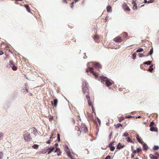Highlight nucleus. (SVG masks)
I'll list each match as a JSON object with an SVG mask.
<instances>
[{"label":"nucleus","mask_w":159,"mask_h":159,"mask_svg":"<svg viewBox=\"0 0 159 159\" xmlns=\"http://www.w3.org/2000/svg\"><path fill=\"white\" fill-rule=\"evenodd\" d=\"M105 159H111V156H110V155L107 156L106 157V158H105Z\"/></svg>","instance_id":"46"},{"label":"nucleus","mask_w":159,"mask_h":159,"mask_svg":"<svg viewBox=\"0 0 159 159\" xmlns=\"http://www.w3.org/2000/svg\"><path fill=\"white\" fill-rule=\"evenodd\" d=\"M154 124V122L153 121H152L151 122L150 124L149 125L150 127H153V125Z\"/></svg>","instance_id":"34"},{"label":"nucleus","mask_w":159,"mask_h":159,"mask_svg":"<svg viewBox=\"0 0 159 159\" xmlns=\"http://www.w3.org/2000/svg\"><path fill=\"white\" fill-rule=\"evenodd\" d=\"M159 148V147L158 146H154L153 149L155 150H156Z\"/></svg>","instance_id":"39"},{"label":"nucleus","mask_w":159,"mask_h":159,"mask_svg":"<svg viewBox=\"0 0 159 159\" xmlns=\"http://www.w3.org/2000/svg\"><path fill=\"white\" fill-rule=\"evenodd\" d=\"M136 138L137 139V141L140 143H141V144H143V143H144V142L142 141H141V139H140V138L139 137H138V136H137L136 137Z\"/></svg>","instance_id":"23"},{"label":"nucleus","mask_w":159,"mask_h":159,"mask_svg":"<svg viewBox=\"0 0 159 159\" xmlns=\"http://www.w3.org/2000/svg\"><path fill=\"white\" fill-rule=\"evenodd\" d=\"M54 152H57V155L58 156H60L61 153V150L59 148H57Z\"/></svg>","instance_id":"10"},{"label":"nucleus","mask_w":159,"mask_h":159,"mask_svg":"<svg viewBox=\"0 0 159 159\" xmlns=\"http://www.w3.org/2000/svg\"><path fill=\"white\" fill-rule=\"evenodd\" d=\"M143 144V149L145 150H147L148 149V146L144 142L142 144Z\"/></svg>","instance_id":"11"},{"label":"nucleus","mask_w":159,"mask_h":159,"mask_svg":"<svg viewBox=\"0 0 159 159\" xmlns=\"http://www.w3.org/2000/svg\"><path fill=\"white\" fill-rule=\"evenodd\" d=\"M114 41L116 42H121L123 41V39L121 37L118 36L114 39Z\"/></svg>","instance_id":"7"},{"label":"nucleus","mask_w":159,"mask_h":159,"mask_svg":"<svg viewBox=\"0 0 159 159\" xmlns=\"http://www.w3.org/2000/svg\"><path fill=\"white\" fill-rule=\"evenodd\" d=\"M136 150L137 151V152L138 153L141 152L142 151V149L140 148H137Z\"/></svg>","instance_id":"32"},{"label":"nucleus","mask_w":159,"mask_h":159,"mask_svg":"<svg viewBox=\"0 0 159 159\" xmlns=\"http://www.w3.org/2000/svg\"><path fill=\"white\" fill-rule=\"evenodd\" d=\"M136 152H137V150H134L132 152V153H134V154L136 153Z\"/></svg>","instance_id":"50"},{"label":"nucleus","mask_w":159,"mask_h":159,"mask_svg":"<svg viewBox=\"0 0 159 159\" xmlns=\"http://www.w3.org/2000/svg\"><path fill=\"white\" fill-rule=\"evenodd\" d=\"M143 64L144 65H150L151 64V61H145L143 63Z\"/></svg>","instance_id":"22"},{"label":"nucleus","mask_w":159,"mask_h":159,"mask_svg":"<svg viewBox=\"0 0 159 159\" xmlns=\"http://www.w3.org/2000/svg\"><path fill=\"white\" fill-rule=\"evenodd\" d=\"M136 53L135 52L133 53V55H132V57H133V58L134 60H135V59L136 57Z\"/></svg>","instance_id":"31"},{"label":"nucleus","mask_w":159,"mask_h":159,"mask_svg":"<svg viewBox=\"0 0 159 159\" xmlns=\"http://www.w3.org/2000/svg\"><path fill=\"white\" fill-rule=\"evenodd\" d=\"M124 119V118L121 119L119 120V122H121Z\"/></svg>","instance_id":"61"},{"label":"nucleus","mask_w":159,"mask_h":159,"mask_svg":"<svg viewBox=\"0 0 159 159\" xmlns=\"http://www.w3.org/2000/svg\"><path fill=\"white\" fill-rule=\"evenodd\" d=\"M13 64H14L13 63L12 61L11 60L10 61L9 63L7 64V66L8 68H10V67H11Z\"/></svg>","instance_id":"12"},{"label":"nucleus","mask_w":159,"mask_h":159,"mask_svg":"<svg viewBox=\"0 0 159 159\" xmlns=\"http://www.w3.org/2000/svg\"><path fill=\"white\" fill-rule=\"evenodd\" d=\"M66 153L67 154V156L70 158L71 159H74L72 155L71 154L70 152H69V151H66Z\"/></svg>","instance_id":"16"},{"label":"nucleus","mask_w":159,"mask_h":159,"mask_svg":"<svg viewBox=\"0 0 159 159\" xmlns=\"http://www.w3.org/2000/svg\"><path fill=\"white\" fill-rule=\"evenodd\" d=\"M62 2L64 3H67L66 0H63Z\"/></svg>","instance_id":"55"},{"label":"nucleus","mask_w":159,"mask_h":159,"mask_svg":"<svg viewBox=\"0 0 159 159\" xmlns=\"http://www.w3.org/2000/svg\"><path fill=\"white\" fill-rule=\"evenodd\" d=\"M150 130L152 132H157V128H155L153 127H150Z\"/></svg>","instance_id":"14"},{"label":"nucleus","mask_w":159,"mask_h":159,"mask_svg":"<svg viewBox=\"0 0 159 159\" xmlns=\"http://www.w3.org/2000/svg\"><path fill=\"white\" fill-rule=\"evenodd\" d=\"M3 133L2 132H0V140L2 139L3 136Z\"/></svg>","instance_id":"35"},{"label":"nucleus","mask_w":159,"mask_h":159,"mask_svg":"<svg viewBox=\"0 0 159 159\" xmlns=\"http://www.w3.org/2000/svg\"><path fill=\"white\" fill-rule=\"evenodd\" d=\"M149 157L151 159H157L158 157L156 156H154L152 154H150L149 155Z\"/></svg>","instance_id":"17"},{"label":"nucleus","mask_w":159,"mask_h":159,"mask_svg":"<svg viewBox=\"0 0 159 159\" xmlns=\"http://www.w3.org/2000/svg\"><path fill=\"white\" fill-rule=\"evenodd\" d=\"M136 3L134 0H133L132 2V4L134 5V4Z\"/></svg>","instance_id":"57"},{"label":"nucleus","mask_w":159,"mask_h":159,"mask_svg":"<svg viewBox=\"0 0 159 159\" xmlns=\"http://www.w3.org/2000/svg\"><path fill=\"white\" fill-rule=\"evenodd\" d=\"M57 139L58 142H60V135L59 134H58L57 135Z\"/></svg>","instance_id":"38"},{"label":"nucleus","mask_w":159,"mask_h":159,"mask_svg":"<svg viewBox=\"0 0 159 159\" xmlns=\"http://www.w3.org/2000/svg\"><path fill=\"white\" fill-rule=\"evenodd\" d=\"M25 7L27 11L29 12H30V8L29 7V6L28 5H25Z\"/></svg>","instance_id":"20"},{"label":"nucleus","mask_w":159,"mask_h":159,"mask_svg":"<svg viewBox=\"0 0 159 159\" xmlns=\"http://www.w3.org/2000/svg\"><path fill=\"white\" fill-rule=\"evenodd\" d=\"M128 135V133L126 132H125L124 133L123 136L126 137H127Z\"/></svg>","instance_id":"40"},{"label":"nucleus","mask_w":159,"mask_h":159,"mask_svg":"<svg viewBox=\"0 0 159 159\" xmlns=\"http://www.w3.org/2000/svg\"><path fill=\"white\" fill-rule=\"evenodd\" d=\"M148 2L147 0H144V2L145 3H147Z\"/></svg>","instance_id":"63"},{"label":"nucleus","mask_w":159,"mask_h":159,"mask_svg":"<svg viewBox=\"0 0 159 159\" xmlns=\"http://www.w3.org/2000/svg\"><path fill=\"white\" fill-rule=\"evenodd\" d=\"M124 147L125 145H122L120 143H119L117 146V149L119 150L124 148Z\"/></svg>","instance_id":"13"},{"label":"nucleus","mask_w":159,"mask_h":159,"mask_svg":"<svg viewBox=\"0 0 159 159\" xmlns=\"http://www.w3.org/2000/svg\"><path fill=\"white\" fill-rule=\"evenodd\" d=\"M107 11L110 12L111 11V8L110 6H108L107 7Z\"/></svg>","instance_id":"19"},{"label":"nucleus","mask_w":159,"mask_h":159,"mask_svg":"<svg viewBox=\"0 0 159 159\" xmlns=\"http://www.w3.org/2000/svg\"><path fill=\"white\" fill-rule=\"evenodd\" d=\"M3 157V153L2 152H0V158L2 159Z\"/></svg>","instance_id":"42"},{"label":"nucleus","mask_w":159,"mask_h":159,"mask_svg":"<svg viewBox=\"0 0 159 159\" xmlns=\"http://www.w3.org/2000/svg\"><path fill=\"white\" fill-rule=\"evenodd\" d=\"M153 53V48H152V49H151L150 50L149 52L147 54V56H148L149 55H151Z\"/></svg>","instance_id":"18"},{"label":"nucleus","mask_w":159,"mask_h":159,"mask_svg":"<svg viewBox=\"0 0 159 159\" xmlns=\"http://www.w3.org/2000/svg\"><path fill=\"white\" fill-rule=\"evenodd\" d=\"M88 64L89 63H88L87 65L88 68L86 70V72H90L91 73H92L94 76L96 77L97 76V74L94 72V69L93 68L88 67Z\"/></svg>","instance_id":"4"},{"label":"nucleus","mask_w":159,"mask_h":159,"mask_svg":"<svg viewBox=\"0 0 159 159\" xmlns=\"http://www.w3.org/2000/svg\"><path fill=\"white\" fill-rule=\"evenodd\" d=\"M85 150H87V154H89V152L88 150V149H85Z\"/></svg>","instance_id":"59"},{"label":"nucleus","mask_w":159,"mask_h":159,"mask_svg":"<svg viewBox=\"0 0 159 159\" xmlns=\"http://www.w3.org/2000/svg\"><path fill=\"white\" fill-rule=\"evenodd\" d=\"M138 54L140 57H143L144 56V55H143L141 53H139Z\"/></svg>","instance_id":"41"},{"label":"nucleus","mask_w":159,"mask_h":159,"mask_svg":"<svg viewBox=\"0 0 159 159\" xmlns=\"http://www.w3.org/2000/svg\"><path fill=\"white\" fill-rule=\"evenodd\" d=\"M135 111H133L131 112V114L132 115H134L135 113Z\"/></svg>","instance_id":"60"},{"label":"nucleus","mask_w":159,"mask_h":159,"mask_svg":"<svg viewBox=\"0 0 159 159\" xmlns=\"http://www.w3.org/2000/svg\"><path fill=\"white\" fill-rule=\"evenodd\" d=\"M94 39V40H98V37L97 36H95L94 37V38H93Z\"/></svg>","instance_id":"48"},{"label":"nucleus","mask_w":159,"mask_h":159,"mask_svg":"<svg viewBox=\"0 0 159 159\" xmlns=\"http://www.w3.org/2000/svg\"><path fill=\"white\" fill-rule=\"evenodd\" d=\"M123 125L120 123H118L116 126L115 128L116 129L119 128L120 126L122 127Z\"/></svg>","instance_id":"25"},{"label":"nucleus","mask_w":159,"mask_h":159,"mask_svg":"<svg viewBox=\"0 0 159 159\" xmlns=\"http://www.w3.org/2000/svg\"><path fill=\"white\" fill-rule=\"evenodd\" d=\"M83 91L84 93L87 92L89 93V90L88 89V85L86 80H83Z\"/></svg>","instance_id":"2"},{"label":"nucleus","mask_w":159,"mask_h":159,"mask_svg":"<svg viewBox=\"0 0 159 159\" xmlns=\"http://www.w3.org/2000/svg\"><path fill=\"white\" fill-rule=\"evenodd\" d=\"M82 128L84 129H83V131H84V132L85 133H86V132L88 131V129H87V127H83Z\"/></svg>","instance_id":"29"},{"label":"nucleus","mask_w":159,"mask_h":159,"mask_svg":"<svg viewBox=\"0 0 159 159\" xmlns=\"http://www.w3.org/2000/svg\"><path fill=\"white\" fill-rule=\"evenodd\" d=\"M3 54V53L2 51H0V55H1Z\"/></svg>","instance_id":"58"},{"label":"nucleus","mask_w":159,"mask_h":159,"mask_svg":"<svg viewBox=\"0 0 159 159\" xmlns=\"http://www.w3.org/2000/svg\"><path fill=\"white\" fill-rule=\"evenodd\" d=\"M55 145L56 147H57L58 146V144L57 143H56L55 144Z\"/></svg>","instance_id":"62"},{"label":"nucleus","mask_w":159,"mask_h":159,"mask_svg":"<svg viewBox=\"0 0 159 159\" xmlns=\"http://www.w3.org/2000/svg\"><path fill=\"white\" fill-rule=\"evenodd\" d=\"M143 51V49L142 48H140L138 49L136 51V52H142Z\"/></svg>","instance_id":"27"},{"label":"nucleus","mask_w":159,"mask_h":159,"mask_svg":"<svg viewBox=\"0 0 159 159\" xmlns=\"http://www.w3.org/2000/svg\"><path fill=\"white\" fill-rule=\"evenodd\" d=\"M74 4V2H73L71 3V4L70 5V7L71 8H72L73 7V4Z\"/></svg>","instance_id":"51"},{"label":"nucleus","mask_w":159,"mask_h":159,"mask_svg":"<svg viewBox=\"0 0 159 159\" xmlns=\"http://www.w3.org/2000/svg\"><path fill=\"white\" fill-rule=\"evenodd\" d=\"M137 4L134 3L133 5V9L134 10L137 9Z\"/></svg>","instance_id":"33"},{"label":"nucleus","mask_w":159,"mask_h":159,"mask_svg":"<svg viewBox=\"0 0 159 159\" xmlns=\"http://www.w3.org/2000/svg\"><path fill=\"white\" fill-rule=\"evenodd\" d=\"M154 1V0H149L148 1V3H152Z\"/></svg>","instance_id":"47"},{"label":"nucleus","mask_w":159,"mask_h":159,"mask_svg":"<svg viewBox=\"0 0 159 159\" xmlns=\"http://www.w3.org/2000/svg\"><path fill=\"white\" fill-rule=\"evenodd\" d=\"M88 105L89 106L91 107H93V105L91 102V100L89 101H88Z\"/></svg>","instance_id":"37"},{"label":"nucleus","mask_w":159,"mask_h":159,"mask_svg":"<svg viewBox=\"0 0 159 159\" xmlns=\"http://www.w3.org/2000/svg\"><path fill=\"white\" fill-rule=\"evenodd\" d=\"M123 8L124 11H130V9L128 7L125 3H124L123 5Z\"/></svg>","instance_id":"8"},{"label":"nucleus","mask_w":159,"mask_h":159,"mask_svg":"<svg viewBox=\"0 0 159 159\" xmlns=\"http://www.w3.org/2000/svg\"><path fill=\"white\" fill-rule=\"evenodd\" d=\"M153 66L152 65L150 66L149 68L148 69V71L151 72H152L153 70V68H152Z\"/></svg>","instance_id":"21"},{"label":"nucleus","mask_w":159,"mask_h":159,"mask_svg":"<svg viewBox=\"0 0 159 159\" xmlns=\"http://www.w3.org/2000/svg\"><path fill=\"white\" fill-rule=\"evenodd\" d=\"M12 69L14 70H16L17 69V67L15 66L14 64H13V66L11 67Z\"/></svg>","instance_id":"26"},{"label":"nucleus","mask_w":159,"mask_h":159,"mask_svg":"<svg viewBox=\"0 0 159 159\" xmlns=\"http://www.w3.org/2000/svg\"><path fill=\"white\" fill-rule=\"evenodd\" d=\"M114 143V142H112L111 143H110V144H109L108 146H113L112 145Z\"/></svg>","instance_id":"49"},{"label":"nucleus","mask_w":159,"mask_h":159,"mask_svg":"<svg viewBox=\"0 0 159 159\" xmlns=\"http://www.w3.org/2000/svg\"><path fill=\"white\" fill-rule=\"evenodd\" d=\"M133 117V116H132L131 115H130V116H127L125 118H130L131 117Z\"/></svg>","instance_id":"53"},{"label":"nucleus","mask_w":159,"mask_h":159,"mask_svg":"<svg viewBox=\"0 0 159 159\" xmlns=\"http://www.w3.org/2000/svg\"><path fill=\"white\" fill-rule=\"evenodd\" d=\"M51 141L49 140L46 142V143L48 144H49L51 142Z\"/></svg>","instance_id":"54"},{"label":"nucleus","mask_w":159,"mask_h":159,"mask_svg":"<svg viewBox=\"0 0 159 159\" xmlns=\"http://www.w3.org/2000/svg\"><path fill=\"white\" fill-rule=\"evenodd\" d=\"M122 35L124 37H125V38H124V41H125L126 40V38H127V36H128V34L126 32H124L122 33Z\"/></svg>","instance_id":"15"},{"label":"nucleus","mask_w":159,"mask_h":159,"mask_svg":"<svg viewBox=\"0 0 159 159\" xmlns=\"http://www.w3.org/2000/svg\"><path fill=\"white\" fill-rule=\"evenodd\" d=\"M112 136V132H111L109 135V138L110 139Z\"/></svg>","instance_id":"52"},{"label":"nucleus","mask_w":159,"mask_h":159,"mask_svg":"<svg viewBox=\"0 0 159 159\" xmlns=\"http://www.w3.org/2000/svg\"><path fill=\"white\" fill-rule=\"evenodd\" d=\"M38 147H39V145L37 144H35L34 145H33V146H32L33 148L35 149H38Z\"/></svg>","instance_id":"28"},{"label":"nucleus","mask_w":159,"mask_h":159,"mask_svg":"<svg viewBox=\"0 0 159 159\" xmlns=\"http://www.w3.org/2000/svg\"><path fill=\"white\" fill-rule=\"evenodd\" d=\"M55 149V147H50L47 148L46 150V152H48V154L50 153Z\"/></svg>","instance_id":"6"},{"label":"nucleus","mask_w":159,"mask_h":159,"mask_svg":"<svg viewBox=\"0 0 159 159\" xmlns=\"http://www.w3.org/2000/svg\"><path fill=\"white\" fill-rule=\"evenodd\" d=\"M86 97L88 101L91 100L90 97L89 95H87L86 96Z\"/></svg>","instance_id":"36"},{"label":"nucleus","mask_w":159,"mask_h":159,"mask_svg":"<svg viewBox=\"0 0 159 159\" xmlns=\"http://www.w3.org/2000/svg\"><path fill=\"white\" fill-rule=\"evenodd\" d=\"M71 121H72L73 125H74L75 123V120L73 118H72Z\"/></svg>","instance_id":"44"},{"label":"nucleus","mask_w":159,"mask_h":159,"mask_svg":"<svg viewBox=\"0 0 159 159\" xmlns=\"http://www.w3.org/2000/svg\"><path fill=\"white\" fill-rule=\"evenodd\" d=\"M24 140L25 141H30L31 139V136L29 132H25V134L23 135Z\"/></svg>","instance_id":"3"},{"label":"nucleus","mask_w":159,"mask_h":159,"mask_svg":"<svg viewBox=\"0 0 159 159\" xmlns=\"http://www.w3.org/2000/svg\"><path fill=\"white\" fill-rule=\"evenodd\" d=\"M134 154H133V153L131 154V157L132 158H133L134 157Z\"/></svg>","instance_id":"56"},{"label":"nucleus","mask_w":159,"mask_h":159,"mask_svg":"<svg viewBox=\"0 0 159 159\" xmlns=\"http://www.w3.org/2000/svg\"><path fill=\"white\" fill-rule=\"evenodd\" d=\"M58 103V100L57 99H54L53 101H52L51 103L52 106H55V107H57Z\"/></svg>","instance_id":"9"},{"label":"nucleus","mask_w":159,"mask_h":159,"mask_svg":"<svg viewBox=\"0 0 159 159\" xmlns=\"http://www.w3.org/2000/svg\"><path fill=\"white\" fill-rule=\"evenodd\" d=\"M100 78L101 82L105 81V84L108 87L114 83V81L110 80H109L106 77L100 76Z\"/></svg>","instance_id":"1"},{"label":"nucleus","mask_w":159,"mask_h":159,"mask_svg":"<svg viewBox=\"0 0 159 159\" xmlns=\"http://www.w3.org/2000/svg\"><path fill=\"white\" fill-rule=\"evenodd\" d=\"M141 117L140 116H138L136 117V118L137 119V118H141Z\"/></svg>","instance_id":"64"},{"label":"nucleus","mask_w":159,"mask_h":159,"mask_svg":"<svg viewBox=\"0 0 159 159\" xmlns=\"http://www.w3.org/2000/svg\"><path fill=\"white\" fill-rule=\"evenodd\" d=\"M97 119L98 120L99 124L100 125L101 122L100 120L98 117H97Z\"/></svg>","instance_id":"45"},{"label":"nucleus","mask_w":159,"mask_h":159,"mask_svg":"<svg viewBox=\"0 0 159 159\" xmlns=\"http://www.w3.org/2000/svg\"><path fill=\"white\" fill-rule=\"evenodd\" d=\"M89 63L91 64L95 68L101 69L102 68L101 65L99 63L97 62H91Z\"/></svg>","instance_id":"5"},{"label":"nucleus","mask_w":159,"mask_h":159,"mask_svg":"<svg viewBox=\"0 0 159 159\" xmlns=\"http://www.w3.org/2000/svg\"><path fill=\"white\" fill-rule=\"evenodd\" d=\"M108 147L110 148V150L111 151H113L115 148L114 146H108Z\"/></svg>","instance_id":"24"},{"label":"nucleus","mask_w":159,"mask_h":159,"mask_svg":"<svg viewBox=\"0 0 159 159\" xmlns=\"http://www.w3.org/2000/svg\"><path fill=\"white\" fill-rule=\"evenodd\" d=\"M126 139H127V141L128 142H129L131 143H133V141L131 140V139L129 138V137H127L126 138Z\"/></svg>","instance_id":"30"},{"label":"nucleus","mask_w":159,"mask_h":159,"mask_svg":"<svg viewBox=\"0 0 159 159\" xmlns=\"http://www.w3.org/2000/svg\"><path fill=\"white\" fill-rule=\"evenodd\" d=\"M33 132L35 135H36V134L37 133V132L36 129L34 128V129Z\"/></svg>","instance_id":"43"}]
</instances>
